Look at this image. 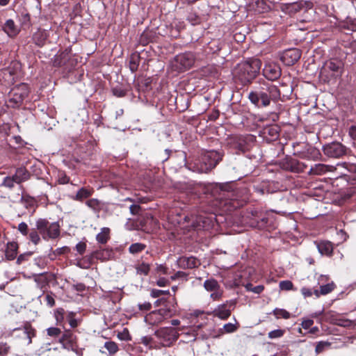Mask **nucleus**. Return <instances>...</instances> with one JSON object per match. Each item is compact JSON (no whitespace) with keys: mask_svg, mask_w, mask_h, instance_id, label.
<instances>
[{"mask_svg":"<svg viewBox=\"0 0 356 356\" xmlns=\"http://www.w3.org/2000/svg\"><path fill=\"white\" fill-rule=\"evenodd\" d=\"M280 97L278 88L273 84L264 82L259 90L251 91L248 94L250 102L258 108L266 107L271 100L275 101Z\"/></svg>","mask_w":356,"mask_h":356,"instance_id":"nucleus-1","label":"nucleus"},{"mask_svg":"<svg viewBox=\"0 0 356 356\" xmlns=\"http://www.w3.org/2000/svg\"><path fill=\"white\" fill-rule=\"evenodd\" d=\"M261 66V62L257 58L238 63L233 70L235 81L243 86L252 83L259 73Z\"/></svg>","mask_w":356,"mask_h":356,"instance_id":"nucleus-2","label":"nucleus"},{"mask_svg":"<svg viewBox=\"0 0 356 356\" xmlns=\"http://www.w3.org/2000/svg\"><path fill=\"white\" fill-rule=\"evenodd\" d=\"M223 154L220 152L211 150L201 154L193 163H186V167L193 172L207 173L213 169L222 160Z\"/></svg>","mask_w":356,"mask_h":356,"instance_id":"nucleus-3","label":"nucleus"},{"mask_svg":"<svg viewBox=\"0 0 356 356\" xmlns=\"http://www.w3.org/2000/svg\"><path fill=\"white\" fill-rule=\"evenodd\" d=\"M35 226L44 239L56 238L60 235V226L58 222H49L47 219L39 218Z\"/></svg>","mask_w":356,"mask_h":356,"instance_id":"nucleus-4","label":"nucleus"},{"mask_svg":"<svg viewBox=\"0 0 356 356\" xmlns=\"http://www.w3.org/2000/svg\"><path fill=\"white\" fill-rule=\"evenodd\" d=\"M343 64L341 60L330 59L327 60L321 70V75L326 78H337L341 76L343 72Z\"/></svg>","mask_w":356,"mask_h":356,"instance_id":"nucleus-5","label":"nucleus"},{"mask_svg":"<svg viewBox=\"0 0 356 356\" xmlns=\"http://www.w3.org/2000/svg\"><path fill=\"white\" fill-rule=\"evenodd\" d=\"M29 90L26 84L22 83L13 88L9 94L8 106L15 108L21 105L24 99L28 97Z\"/></svg>","mask_w":356,"mask_h":356,"instance_id":"nucleus-6","label":"nucleus"},{"mask_svg":"<svg viewBox=\"0 0 356 356\" xmlns=\"http://www.w3.org/2000/svg\"><path fill=\"white\" fill-rule=\"evenodd\" d=\"M195 63V55L192 52H185L176 56L172 62V67L182 72L191 68Z\"/></svg>","mask_w":356,"mask_h":356,"instance_id":"nucleus-7","label":"nucleus"},{"mask_svg":"<svg viewBox=\"0 0 356 356\" xmlns=\"http://www.w3.org/2000/svg\"><path fill=\"white\" fill-rule=\"evenodd\" d=\"M323 152L327 157L340 159L346 154L347 148L341 143L333 142L323 145Z\"/></svg>","mask_w":356,"mask_h":356,"instance_id":"nucleus-8","label":"nucleus"},{"mask_svg":"<svg viewBox=\"0 0 356 356\" xmlns=\"http://www.w3.org/2000/svg\"><path fill=\"white\" fill-rule=\"evenodd\" d=\"M155 336L161 339L163 346H170L179 338L178 332L172 327H161L154 332Z\"/></svg>","mask_w":356,"mask_h":356,"instance_id":"nucleus-9","label":"nucleus"},{"mask_svg":"<svg viewBox=\"0 0 356 356\" xmlns=\"http://www.w3.org/2000/svg\"><path fill=\"white\" fill-rule=\"evenodd\" d=\"M236 304V300H227L222 304L218 305L211 314L221 320H226L231 316V308L234 309Z\"/></svg>","mask_w":356,"mask_h":356,"instance_id":"nucleus-10","label":"nucleus"},{"mask_svg":"<svg viewBox=\"0 0 356 356\" xmlns=\"http://www.w3.org/2000/svg\"><path fill=\"white\" fill-rule=\"evenodd\" d=\"M301 51L297 48L289 49L284 51L280 55L282 62L287 65H293L301 57Z\"/></svg>","mask_w":356,"mask_h":356,"instance_id":"nucleus-11","label":"nucleus"},{"mask_svg":"<svg viewBox=\"0 0 356 356\" xmlns=\"http://www.w3.org/2000/svg\"><path fill=\"white\" fill-rule=\"evenodd\" d=\"M281 74V67L275 63H266L263 69V75L270 81L277 80L280 77Z\"/></svg>","mask_w":356,"mask_h":356,"instance_id":"nucleus-12","label":"nucleus"},{"mask_svg":"<svg viewBox=\"0 0 356 356\" xmlns=\"http://www.w3.org/2000/svg\"><path fill=\"white\" fill-rule=\"evenodd\" d=\"M76 337L74 334L69 330H66L59 338L58 342L62 345L63 348L67 350H74L75 347Z\"/></svg>","mask_w":356,"mask_h":356,"instance_id":"nucleus-13","label":"nucleus"},{"mask_svg":"<svg viewBox=\"0 0 356 356\" xmlns=\"http://www.w3.org/2000/svg\"><path fill=\"white\" fill-rule=\"evenodd\" d=\"M177 265L183 269H192L200 265V261L194 257H181L177 260Z\"/></svg>","mask_w":356,"mask_h":356,"instance_id":"nucleus-14","label":"nucleus"},{"mask_svg":"<svg viewBox=\"0 0 356 356\" xmlns=\"http://www.w3.org/2000/svg\"><path fill=\"white\" fill-rule=\"evenodd\" d=\"M71 57V49H65L64 51L58 52L53 58V65L60 67L67 65Z\"/></svg>","mask_w":356,"mask_h":356,"instance_id":"nucleus-15","label":"nucleus"},{"mask_svg":"<svg viewBox=\"0 0 356 356\" xmlns=\"http://www.w3.org/2000/svg\"><path fill=\"white\" fill-rule=\"evenodd\" d=\"M13 179L15 180L17 184L27 181L30 178L29 172L24 167L18 168L13 175Z\"/></svg>","mask_w":356,"mask_h":356,"instance_id":"nucleus-16","label":"nucleus"},{"mask_svg":"<svg viewBox=\"0 0 356 356\" xmlns=\"http://www.w3.org/2000/svg\"><path fill=\"white\" fill-rule=\"evenodd\" d=\"M3 30L10 38L15 37L19 33V29L13 19L6 20L3 26Z\"/></svg>","mask_w":356,"mask_h":356,"instance_id":"nucleus-17","label":"nucleus"},{"mask_svg":"<svg viewBox=\"0 0 356 356\" xmlns=\"http://www.w3.org/2000/svg\"><path fill=\"white\" fill-rule=\"evenodd\" d=\"M17 330L22 331L24 337L26 340V343H31L32 338L35 335V330L31 327V325L29 323H26L23 328H19Z\"/></svg>","mask_w":356,"mask_h":356,"instance_id":"nucleus-18","label":"nucleus"},{"mask_svg":"<svg viewBox=\"0 0 356 356\" xmlns=\"http://www.w3.org/2000/svg\"><path fill=\"white\" fill-rule=\"evenodd\" d=\"M47 39V33L45 30L39 29L33 36L34 43L38 47H42Z\"/></svg>","mask_w":356,"mask_h":356,"instance_id":"nucleus-19","label":"nucleus"},{"mask_svg":"<svg viewBox=\"0 0 356 356\" xmlns=\"http://www.w3.org/2000/svg\"><path fill=\"white\" fill-rule=\"evenodd\" d=\"M316 247L318 250V252L321 254H325V255H331L333 248L332 245L329 241H321L319 243H316Z\"/></svg>","mask_w":356,"mask_h":356,"instance_id":"nucleus-20","label":"nucleus"},{"mask_svg":"<svg viewBox=\"0 0 356 356\" xmlns=\"http://www.w3.org/2000/svg\"><path fill=\"white\" fill-rule=\"evenodd\" d=\"M93 193L92 188H81L76 193L75 197H73V200L77 201H82L84 199H86L92 195Z\"/></svg>","mask_w":356,"mask_h":356,"instance_id":"nucleus-21","label":"nucleus"},{"mask_svg":"<svg viewBox=\"0 0 356 356\" xmlns=\"http://www.w3.org/2000/svg\"><path fill=\"white\" fill-rule=\"evenodd\" d=\"M327 170V165L323 163L315 164L312 166L308 172L309 175H321Z\"/></svg>","mask_w":356,"mask_h":356,"instance_id":"nucleus-22","label":"nucleus"},{"mask_svg":"<svg viewBox=\"0 0 356 356\" xmlns=\"http://www.w3.org/2000/svg\"><path fill=\"white\" fill-rule=\"evenodd\" d=\"M110 238V229L103 227L101 232L96 236V240L101 244H105Z\"/></svg>","mask_w":356,"mask_h":356,"instance_id":"nucleus-23","label":"nucleus"},{"mask_svg":"<svg viewBox=\"0 0 356 356\" xmlns=\"http://www.w3.org/2000/svg\"><path fill=\"white\" fill-rule=\"evenodd\" d=\"M334 289V284L333 282L329 283L325 285H322L320 287V291L315 289L314 294L318 298L321 295H327L332 292Z\"/></svg>","mask_w":356,"mask_h":356,"instance_id":"nucleus-24","label":"nucleus"},{"mask_svg":"<svg viewBox=\"0 0 356 356\" xmlns=\"http://www.w3.org/2000/svg\"><path fill=\"white\" fill-rule=\"evenodd\" d=\"M17 248V244L15 243L8 244L5 253L7 259L13 260L16 257Z\"/></svg>","mask_w":356,"mask_h":356,"instance_id":"nucleus-25","label":"nucleus"},{"mask_svg":"<svg viewBox=\"0 0 356 356\" xmlns=\"http://www.w3.org/2000/svg\"><path fill=\"white\" fill-rule=\"evenodd\" d=\"M291 170L295 172H302L307 168V165L297 160H291L290 162Z\"/></svg>","mask_w":356,"mask_h":356,"instance_id":"nucleus-26","label":"nucleus"},{"mask_svg":"<svg viewBox=\"0 0 356 356\" xmlns=\"http://www.w3.org/2000/svg\"><path fill=\"white\" fill-rule=\"evenodd\" d=\"M66 313L64 309L58 308L54 312V317L57 325L63 326L64 321L65 318Z\"/></svg>","mask_w":356,"mask_h":356,"instance_id":"nucleus-27","label":"nucleus"},{"mask_svg":"<svg viewBox=\"0 0 356 356\" xmlns=\"http://www.w3.org/2000/svg\"><path fill=\"white\" fill-rule=\"evenodd\" d=\"M204 287L208 291H214L220 288L217 280L214 279H209L204 282Z\"/></svg>","mask_w":356,"mask_h":356,"instance_id":"nucleus-28","label":"nucleus"},{"mask_svg":"<svg viewBox=\"0 0 356 356\" xmlns=\"http://www.w3.org/2000/svg\"><path fill=\"white\" fill-rule=\"evenodd\" d=\"M136 273L138 275H147L150 270V265L145 262H142L135 266Z\"/></svg>","mask_w":356,"mask_h":356,"instance_id":"nucleus-29","label":"nucleus"},{"mask_svg":"<svg viewBox=\"0 0 356 356\" xmlns=\"http://www.w3.org/2000/svg\"><path fill=\"white\" fill-rule=\"evenodd\" d=\"M111 254V252L108 250H99L93 252L92 256L97 259L105 261L108 259Z\"/></svg>","mask_w":356,"mask_h":356,"instance_id":"nucleus-30","label":"nucleus"},{"mask_svg":"<svg viewBox=\"0 0 356 356\" xmlns=\"http://www.w3.org/2000/svg\"><path fill=\"white\" fill-rule=\"evenodd\" d=\"M104 346L111 356L115 355L119 350L118 344L113 341H106Z\"/></svg>","mask_w":356,"mask_h":356,"instance_id":"nucleus-31","label":"nucleus"},{"mask_svg":"<svg viewBox=\"0 0 356 356\" xmlns=\"http://www.w3.org/2000/svg\"><path fill=\"white\" fill-rule=\"evenodd\" d=\"M146 248V245L141 243H135L131 244L129 248V252L132 254H136L143 251Z\"/></svg>","mask_w":356,"mask_h":356,"instance_id":"nucleus-32","label":"nucleus"},{"mask_svg":"<svg viewBox=\"0 0 356 356\" xmlns=\"http://www.w3.org/2000/svg\"><path fill=\"white\" fill-rule=\"evenodd\" d=\"M208 220L204 216L197 217L195 222H193V227L197 229H204L207 227Z\"/></svg>","mask_w":356,"mask_h":356,"instance_id":"nucleus-33","label":"nucleus"},{"mask_svg":"<svg viewBox=\"0 0 356 356\" xmlns=\"http://www.w3.org/2000/svg\"><path fill=\"white\" fill-rule=\"evenodd\" d=\"M15 184L16 182L13 177L12 176H7L3 178L0 186L11 190L15 187Z\"/></svg>","mask_w":356,"mask_h":356,"instance_id":"nucleus-34","label":"nucleus"},{"mask_svg":"<svg viewBox=\"0 0 356 356\" xmlns=\"http://www.w3.org/2000/svg\"><path fill=\"white\" fill-rule=\"evenodd\" d=\"M38 231L36 228L31 229L29 234L28 238L34 245H38L41 241Z\"/></svg>","mask_w":356,"mask_h":356,"instance_id":"nucleus-35","label":"nucleus"},{"mask_svg":"<svg viewBox=\"0 0 356 356\" xmlns=\"http://www.w3.org/2000/svg\"><path fill=\"white\" fill-rule=\"evenodd\" d=\"M273 313L277 318H283L288 319L291 316L290 313L284 309L275 308Z\"/></svg>","mask_w":356,"mask_h":356,"instance_id":"nucleus-36","label":"nucleus"},{"mask_svg":"<svg viewBox=\"0 0 356 356\" xmlns=\"http://www.w3.org/2000/svg\"><path fill=\"white\" fill-rule=\"evenodd\" d=\"M65 318L72 328H74L78 326V321L75 318V313L72 312L67 313Z\"/></svg>","mask_w":356,"mask_h":356,"instance_id":"nucleus-37","label":"nucleus"},{"mask_svg":"<svg viewBox=\"0 0 356 356\" xmlns=\"http://www.w3.org/2000/svg\"><path fill=\"white\" fill-rule=\"evenodd\" d=\"M285 330L283 329H277L268 332V337L271 339L281 338L284 336Z\"/></svg>","mask_w":356,"mask_h":356,"instance_id":"nucleus-38","label":"nucleus"},{"mask_svg":"<svg viewBox=\"0 0 356 356\" xmlns=\"http://www.w3.org/2000/svg\"><path fill=\"white\" fill-rule=\"evenodd\" d=\"M149 319L151 321L149 323L152 325L161 323L164 320L163 317L159 315L156 312L149 314Z\"/></svg>","mask_w":356,"mask_h":356,"instance_id":"nucleus-39","label":"nucleus"},{"mask_svg":"<svg viewBox=\"0 0 356 356\" xmlns=\"http://www.w3.org/2000/svg\"><path fill=\"white\" fill-rule=\"evenodd\" d=\"M220 44L218 40H213L208 44V49L211 53H217L221 49Z\"/></svg>","mask_w":356,"mask_h":356,"instance_id":"nucleus-40","label":"nucleus"},{"mask_svg":"<svg viewBox=\"0 0 356 356\" xmlns=\"http://www.w3.org/2000/svg\"><path fill=\"white\" fill-rule=\"evenodd\" d=\"M61 333V330L58 327H50L47 329V334L51 337H58Z\"/></svg>","mask_w":356,"mask_h":356,"instance_id":"nucleus-41","label":"nucleus"},{"mask_svg":"<svg viewBox=\"0 0 356 356\" xmlns=\"http://www.w3.org/2000/svg\"><path fill=\"white\" fill-rule=\"evenodd\" d=\"M331 343L328 341H319L317 343L315 351L317 354L322 353L326 348L330 347Z\"/></svg>","mask_w":356,"mask_h":356,"instance_id":"nucleus-42","label":"nucleus"},{"mask_svg":"<svg viewBox=\"0 0 356 356\" xmlns=\"http://www.w3.org/2000/svg\"><path fill=\"white\" fill-rule=\"evenodd\" d=\"M279 286L282 291H289L293 289V284L289 280H283L280 282Z\"/></svg>","mask_w":356,"mask_h":356,"instance_id":"nucleus-43","label":"nucleus"},{"mask_svg":"<svg viewBox=\"0 0 356 356\" xmlns=\"http://www.w3.org/2000/svg\"><path fill=\"white\" fill-rule=\"evenodd\" d=\"M139 65L138 58L132 56L129 60V69L132 72L137 71Z\"/></svg>","mask_w":356,"mask_h":356,"instance_id":"nucleus-44","label":"nucleus"},{"mask_svg":"<svg viewBox=\"0 0 356 356\" xmlns=\"http://www.w3.org/2000/svg\"><path fill=\"white\" fill-rule=\"evenodd\" d=\"M337 324L344 327H350L353 326L354 322L350 319L339 318L337 320Z\"/></svg>","mask_w":356,"mask_h":356,"instance_id":"nucleus-45","label":"nucleus"},{"mask_svg":"<svg viewBox=\"0 0 356 356\" xmlns=\"http://www.w3.org/2000/svg\"><path fill=\"white\" fill-rule=\"evenodd\" d=\"M222 294L223 290L220 287L216 291H212V293L210 295V297L213 300H219L222 297Z\"/></svg>","mask_w":356,"mask_h":356,"instance_id":"nucleus-46","label":"nucleus"},{"mask_svg":"<svg viewBox=\"0 0 356 356\" xmlns=\"http://www.w3.org/2000/svg\"><path fill=\"white\" fill-rule=\"evenodd\" d=\"M141 343L145 346L148 347L149 349H152L154 347L152 343L153 341V339L151 337L145 336L141 338Z\"/></svg>","mask_w":356,"mask_h":356,"instance_id":"nucleus-47","label":"nucleus"},{"mask_svg":"<svg viewBox=\"0 0 356 356\" xmlns=\"http://www.w3.org/2000/svg\"><path fill=\"white\" fill-rule=\"evenodd\" d=\"M187 20L192 24V25H195V24H197L200 23V18L199 17L194 14V13H190L188 15V17H187Z\"/></svg>","mask_w":356,"mask_h":356,"instance_id":"nucleus-48","label":"nucleus"},{"mask_svg":"<svg viewBox=\"0 0 356 356\" xmlns=\"http://www.w3.org/2000/svg\"><path fill=\"white\" fill-rule=\"evenodd\" d=\"M235 147L238 151L242 152H245L248 149L244 140H243L241 138L238 139V143L236 145Z\"/></svg>","mask_w":356,"mask_h":356,"instance_id":"nucleus-49","label":"nucleus"},{"mask_svg":"<svg viewBox=\"0 0 356 356\" xmlns=\"http://www.w3.org/2000/svg\"><path fill=\"white\" fill-rule=\"evenodd\" d=\"M19 232L24 236L28 235V225L26 222H22L18 225Z\"/></svg>","mask_w":356,"mask_h":356,"instance_id":"nucleus-50","label":"nucleus"},{"mask_svg":"<svg viewBox=\"0 0 356 356\" xmlns=\"http://www.w3.org/2000/svg\"><path fill=\"white\" fill-rule=\"evenodd\" d=\"M86 204L88 207L96 209L99 205V202L97 199H90L87 200Z\"/></svg>","mask_w":356,"mask_h":356,"instance_id":"nucleus-51","label":"nucleus"},{"mask_svg":"<svg viewBox=\"0 0 356 356\" xmlns=\"http://www.w3.org/2000/svg\"><path fill=\"white\" fill-rule=\"evenodd\" d=\"M170 291L168 290L163 291V290H159V289H153L151 292V295L154 298H157L161 296V295H167L169 294Z\"/></svg>","mask_w":356,"mask_h":356,"instance_id":"nucleus-52","label":"nucleus"},{"mask_svg":"<svg viewBox=\"0 0 356 356\" xmlns=\"http://www.w3.org/2000/svg\"><path fill=\"white\" fill-rule=\"evenodd\" d=\"M159 315L161 316L163 319L170 316V311L168 309H160L157 311H155Z\"/></svg>","mask_w":356,"mask_h":356,"instance_id":"nucleus-53","label":"nucleus"},{"mask_svg":"<svg viewBox=\"0 0 356 356\" xmlns=\"http://www.w3.org/2000/svg\"><path fill=\"white\" fill-rule=\"evenodd\" d=\"M223 327H224L225 332L227 333L234 332L237 330V327L231 323L225 324Z\"/></svg>","mask_w":356,"mask_h":356,"instance_id":"nucleus-54","label":"nucleus"},{"mask_svg":"<svg viewBox=\"0 0 356 356\" xmlns=\"http://www.w3.org/2000/svg\"><path fill=\"white\" fill-rule=\"evenodd\" d=\"M86 249V244L83 242H79L76 245V250L80 254H83L85 252Z\"/></svg>","mask_w":356,"mask_h":356,"instance_id":"nucleus-55","label":"nucleus"},{"mask_svg":"<svg viewBox=\"0 0 356 356\" xmlns=\"http://www.w3.org/2000/svg\"><path fill=\"white\" fill-rule=\"evenodd\" d=\"M348 29L351 31H356V19H348Z\"/></svg>","mask_w":356,"mask_h":356,"instance_id":"nucleus-56","label":"nucleus"},{"mask_svg":"<svg viewBox=\"0 0 356 356\" xmlns=\"http://www.w3.org/2000/svg\"><path fill=\"white\" fill-rule=\"evenodd\" d=\"M138 308L141 311H149L152 308V305L149 302H145L141 304H138Z\"/></svg>","mask_w":356,"mask_h":356,"instance_id":"nucleus-57","label":"nucleus"},{"mask_svg":"<svg viewBox=\"0 0 356 356\" xmlns=\"http://www.w3.org/2000/svg\"><path fill=\"white\" fill-rule=\"evenodd\" d=\"M10 347L5 343H0V355H6L8 353Z\"/></svg>","mask_w":356,"mask_h":356,"instance_id":"nucleus-58","label":"nucleus"},{"mask_svg":"<svg viewBox=\"0 0 356 356\" xmlns=\"http://www.w3.org/2000/svg\"><path fill=\"white\" fill-rule=\"evenodd\" d=\"M301 293L305 298H307L312 296L314 292H312V290L309 288L302 287L301 289Z\"/></svg>","mask_w":356,"mask_h":356,"instance_id":"nucleus-59","label":"nucleus"},{"mask_svg":"<svg viewBox=\"0 0 356 356\" xmlns=\"http://www.w3.org/2000/svg\"><path fill=\"white\" fill-rule=\"evenodd\" d=\"M45 300H46L47 305H49L51 307L55 305V300H54V297L50 294L46 295Z\"/></svg>","mask_w":356,"mask_h":356,"instance_id":"nucleus-60","label":"nucleus"},{"mask_svg":"<svg viewBox=\"0 0 356 356\" xmlns=\"http://www.w3.org/2000/svg\"><path fill=\"white\" fill-rule=\"evenodd\" d=\"M130 212L134 214H138L140 210V207L137 204H131L129 207Z\"/></svg>","mask_w":356,"mask_h":356,"instance_id":"nucleus-61","label":"nucleus"},{"mask_svg":"<svg viewBox=\"0 0 356 356\" xmlns=\"http://www.w3.org/2000/svg\"><path fill=\"white\" fill-rule=\"evenodd\" d=\"M73 289L79 292H83L86 290V286L82 283H78L73 285Z\"/></svg>","mask_w":356,"mask_h":356,"instance_id":"nucleus-62","label":"nucleus"},{"mask_svg":"<svg viewBox=\"0 0 356 356\" xmlns=\"http://www.w3.org/2000/svg\"><path fill=\"white\" fill-rule=\"evenodd\" d=\"M314 323V321L311 319H307L302 322V326L305 329L309 328Z\"/></svg>","mask_w":356,"mask_h":356,"instance_id":"nucleus-63","label":"nucleus"},{"mask_svg":"<svg viewBox=\"0 0 356 356\" xmlns=\"http://www.w3.org/2000/svg\"><path fill=\"white\" fill-rule=\"evenodd\" d=\"M348 134L350 136L355 140H356V126L353 125L350 127Z\"/></svg>","mask_w":356,"mask_h":356,"instance_id":"nucleus-64","label":"nucleus"}]
</instances>
